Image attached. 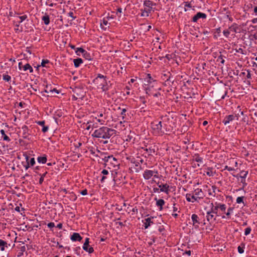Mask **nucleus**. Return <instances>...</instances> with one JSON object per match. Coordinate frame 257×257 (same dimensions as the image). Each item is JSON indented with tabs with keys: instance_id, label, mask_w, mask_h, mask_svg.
<instances>
[{
	"instance_id": "f257e3e1",
	"label": "nucleus",
	"mask_w": 257,
	"mask_h": 257,
	"mask_svg": "<svg viewBox=\"0 0 257 257\" xmlns=\"http://www.w3.org/2000/svg\"><path fill=\"white\" fill-rule=\"evenodd\" d=\"M151 127L154 133L158 135H163L170 132L171 126L167 125L164 120H155L151 123Z\"/></svg>"
},
{
	"instance_id": "f03ea898",
	"label": "nucleus",
	"mask_w": 257,
	"mask_h": 257,
	"mask_svg": "<svg viewBox=\"0 0 257 257\" xmlns=\"http://www.w3.org/2000/svg\"><path fill=\"white\" fill-rule=\"evenodd\" d=\"M115 130L106 126H102L96 130L92 134L95 138H101L105 140L109 139L115 134Z\"/></svg>"
},
{
	"instance_id": "7ed1b4c3",
	"label": "nucleus",
	"mask_w": 257,
	"mask_h": 257,
	"mask_svg": "<svg viewBox=\"0 0 257 257\" xmlns=\"http://www.w3.org/2000/svg\"><path fill=\"white\" fill-rule=\"evenodd\" d=\"M204 197V194L201 189L197 188L194 190L193 193H187L186 195V198L187 201L194 203L199 202L201 199Z\"/></svg>"
},
{
	"instance_id": "20e7f679",
	"label": "nucleus",
	"mask_w": 257,
	"mask_h": 257,
	"mask_svg": "<svg viewBox=\"0 0 257 257\" xmlns=\"http://www.w3.org/2000/svg\"><path fill=\"white\" fill-rule=\"evenodd\" d=\"M94 82L97 84L100 83L99 86L103 91H106L108 90L106 76L101 74H98L97 76L94 79Z\"/></svg>"
},
{
	"instance_id": "39448f33",
	"label": "nucleus",
	"mask_w": 257,
	"mask_h": 257,
	"mask_svg": "<svg viewBox=\"0 0 257 257\" xmlns=\"http://www.w3.org/2000/svg\"><path fill=\"white\" fill-rule=\"evenodd\" d=\"M28 18L27 15H24L22 16H17L15 17L16 20L14 21V25L15 26V31L16 32H22V29H19V23H22L24 21L26 20Z\"/></svg>"
},
{
	"instance_id": "423d86ee",
	"label": "nucleus",
	"mask_w": 257,
	"mask_h": 257,
	"mask_svg": "<svg viewBox=\"0 0 257 257\" xmlns=\"http://www.w3.org/2000/svg\"><path fill=\"white\" fill-rule=\"evenodd\" d=\"M172 75L170 72H167L166 73L163 74L162 78L163 80L165 81V85H170L171 83H173L174 80L171 79Z\"/></svg>"
},
{
	"instance_id": "0eeeda50",
	"label": "nucleus",
	"mask_w": 257,
	"mask_h": 257,
	"mask_svg": "<svg viewBox=\"0 0 257 257\" xmlns=\"http://www.w3.org/2000/svg\"><path fill=\"white\" fill-rule=\"evenodd\" d=\"M238 114H230L227 116H226L224 119L223 120V123L224 125H226L229 123L230 122L233 121L235 118L237 120H238Z\"/></svg>"
},
{
	"instance_id": "6e6552de",
	"label": "nucleus",
	"mask_w": 257,
	"mask_h": 257,
	"mask_svg": "<svg viewBox=\"0 0 257 257\" xmlns=\"http://www.w3.org/2000/svg\"><path fill=\"white\" fill-rule=\"evenodd\" d=\"M144 6L145 7V9L146 10H148L149 12L151 13V11L153 10V7L155 6L156 5V3H154L151 1L150 0H146L144 2Z\"/></svg>"
},
{
	"instance_id": "1a4fd4ad",
	"label": "nucleus",
	"mask_w": 257,
	"mask_h": 257,
	"mask_svg": "<svg viewBox=\"0 0 257 257\" xmlns=\"http://www.w3.org/2000/svg\"><path fill=\"white\" fill-rule=\"evenodd\" d=\"M103 160L105 163H109L112 164L114 166H115L117 165V160L115 158L113 157V156H108L107 157H105Z\"/></svg>"
},
{
	"instance_id": "9d476101",
	"label": "nucleus",
	"mask_w": 257,
	"mask_h": 257,
	"mask_svg": "<svg viewBox=\"0 0 257 257\" xmlns=\"http://www.w3.org/2000/svg\"><path fill=\"white\" fill-rule=\"evenodd\" d=\"M155 173H157V170H146L143 174V177L145 179L149 180L153 176Z\"/></svg>"
},
{
	"instance_id": "9b49d317",
	"label": "nucleus",
	"mask_w": 257,
	"mask_h": 257,
	"mask_svg": "<svg viewBox=\"0 0 257 257\" xmlns=\"http://www.w3.org/2000/svg\"><path fill=\"white\" fill-rule=\"evenodd\" d=\"M89 238H86L85 242L83 245V249L87 252H88L89 253H92L94 251L93 248L92 247H89V248H87V246H89Z\"/></svg>"
},
{
	"instance_id": "f8f14e48",
	"label": "nucleus",
	"mask_w": 257,
	"mask_h": 257,
	"mask_svg": "<svg viewBox=\"0 0 257 257\" xmlns=\"http://www.w3.org/2000/svg\"><path fill=\"white\" fill-rule=\"evenodd\" d=\"M207 17V16L205 14L201 13V12H198L196 15H195L192 18V21L193 22H196L199 19L202 18V19H206Z\"/></svg>"
},
{
	"instance_id": "ddd939ff",
	"label": "nucleus",
	"mask_w": 257,
	"mask_h": 257,
	"mask_svg": "<svg viewBox=\"0 0 257 257\" xmlns=\"http://www.w3.org/2000/svg\"><path fill=\"white\" fill-rule=\"evenodd\" d=\"M191 219L193 222V226H194L195 228H198L199 227V225L200 224L198 215L195 214H192L191 216Z\"/></svg>"
},
{
	"instance_id": "4468645a",
	"label": "nucleus",
	"mask_w": 257,
	"mask_h": 257,
	"mask_svg": "<svg viewBox=\"0 0 257 257\" xmlns=\"http://www.w3.org/2000/svg\"><path fill=\"white\" fill-rule=\"evenodd\" d=\"M22 131L23 132V137L24 139H28L30 135L28 127L27 125H23L22 127Z\"/></svg>"
},
{
	"instance_id": "2eb2a0df",
	"label": "nucleus",
	"mask_w": 257,
	"mask_h": 257,
	"mask_svg": "<svg viewBox=\"0 0 257 257\" xmlns=\"http://www.w3.org/2000/svg\"><path fill=\"white\" fill-rule=\"evenodd\" d=\"M70 239L73 241H81L82 239V237L80 236V235L78 233L74 232L71 236Z\"/></svg>"
},
{
	"instance_id": "dca6fc26",
	"label": "nucleus",
	"mask_w": 257,
	"mask_h": 257,
	"mask_svg": "<svg viewBox=\"0 0 257 257\" xmlns=\"http://www.w3.org/2000/svg\"><path fill=\"white\" fill-rule=\"evenodd\" d=\"M159 188L161 192H165L166 194H168L169 192V186L167 184L159 185Z\"/></svg>"
},
{
	"instance_id": "f3484780",
	"label": "nucleus",
	"mask_w": 257,
	"mask_h": 257,
	"mask_svg": "<svg viewBox=\"0 0 257 257\" xmlns=\"http://www.w3.org/2000/svg\"><path fill=\"white\" fill-rule=\"evenodd\" d=\"M10 244H8V243L2 240V239H0V250L2 251H4L5 250L6 248H8L9 246H10Z\"/></svg>"
},
{
	"instance_id": "a211bd4d",
	"label": "nucleus",
	"mask_w": 257,
	"mask_h": 257,
	"mask_svg": "<svg viewBox=\"0 0 257 257\" xmlns=\"http://www.w3.org/2000/svg\"><path fill=\"white\" fill-rule=\"evenodd\" d=\"M206 219L210 223L213 222L215 220L214 215L213 214V213L210 211L207 212Z\"/></svg>"
},
{
	"instance_id": "6ab92c4d",
	"label": "nucleus",
	"mask_w": 257,
	"mask_h": 257,
	"mask_svg": "<svg viewBox=\"0 0 257 257\" xmlns=\"http://www.w3.org/2000/svg\"><path fill=\"white\" fill-rule=\"evenodd\" d=\"M37 123L42 126V131L43 133H46L48 131L49 127L45 125V121H39L37 122Z\"/></svg>"
},
{
	"instance_id": "aec40b11",
	"label": "nucleus",
	"mask_w": 257,
	"mask_h": 257,
	"mask_svg": "<svg viewBox=\"0 0 257 257\" xmlns=\"http://www.w3.org/2000/svg\"><path fill=\"white\" fill-rule=\"evenodd\" d=\"M155 200L157 201L156 205L157 206L160 207V210H161L163 209V206L165 204V201L163 199H157V198H155Z\"/></svg>"
},
{
	"instance_id": "412c9836",
	"label": "nucleus",
	"mask_w": 257,
	"mask_h": 257,
	"mask_svg": "<svg viewBox=\"0 0 257 257\" xmlns=\"http://www.w3.org/2000/svg\"><path fill=\"white\" fill-rule=\"evenodd\" d=\"M192 161L201 164L203 163V158L200 157L198 154H196L193 156Z\"/></svg>"
},
{
	"instance_id": "4be33fe9",
	"label": "nucleus",
	"mask_w": 257,
	"mask_h": 257,
	"mask_svg": "<svg viewBox=\"0 0 257 257\" xmlns=\"http://www.w3.org/2000/svg\"><path fill=\"white\" fill-rule=\"evenodd\" d=\"M239 27L236 23H233L231 26L229 27V30L230 31L234 32L235 33L237 32Z\"/></svg>"
},
{
	"instance_id": "5701e85b",
	"label": "nucleus",
	"mask_w": 257,
	"mask_h": 257,
	"mask_svg": "<svg viewBox=\"0 0 257 257\" xmlns=\"http://www.w3.org/2000/svg\"><path fill=\"white\" fill-rule=\"evenodd\" d=\"M23 70L25 71L27 70H29L30 73H32L33 71V68L32 66L28 63L25 64L23 66Z\"/></svg>"
},
{
	"instance_id": "b1692460",
	"label": "nucleus",
	"mask_w": 257,
	"mask_h": 257,
	"mask_svg": "<svg viewBox=\"0 0 257 257\" xmlns=\"http://www.w3.org/2000/svg\"><path fill=\"white\" fill-rule=\"evenodd\" d=\"M42 20L46 25H48L50 23V18L47 14L42 17Z\"/></svg>"
},
{
	"instance_id": "393cba45",
	"label": "nucleus",
	"mask_w": 257,
	"mask_h": 257,
	"mask_svg": "<svg viewBox=\"0 0 257 257\" xmlns=\"http://www.w3.org/2000/svg\"><path fill=\"white\" fill-rule=\"evenodd\" d=\"M0 133L2 136V138L4 141H6L7 142H10L11 141L10 138L6 135L5 132L4 130H1Z\"/></svg>"
},
{
	"instance_id": "a878e982",
	"label": "nucleus",
	"mask_w": 257,
	"mask_h": 257,
	"mask_svg": "<svg viewBox=\"0 0 257 257\" xmlns=\"http://www.w3.org/2000/svg\"><path fill=\"white\" fill-rule=\"evenodd\" d=\"M141 11L142 12V13L141 14V17H149L150 14L151 13V12H149L148 10H146L145 8L143 10L141 9Z\"/></svg>"
},
{
	"instance_id": "bb28decb",
	"label": "nucleus",
	"mask_w": 257,
	"mask_h": 257,
	"mask_svg": "<svg viewBox=\"0 0 257 257\" xmlns=\"http://www.w3.org/2000/svg\"><path fill=\"white\" fill-rule=\"evenodd\" d=\"M47 157L45 155L43 156H40L37 158L38 162L39 163L45 164L47 162Z\"/></svg>"
},
{
	"instance_id": "cd10ccee",
	"label": "nucleus",
	"mask_w": 257,
	"mask_h": 257,
	"mask_svg": "<svg viewBox=\"0 0 257 257\" xmlns=\"http://www.w3.org/2000/svg\"><path fill=\"white\" fill-rule=\"evenodd\" d=\"M74 64L75 67H78L82 63L83 61L81 58L75 59L73 60Z\"/></svg>"
},
{
	"instance_id": "c85d7f7f",
	"label": "nucleus",
	"mask_w": 257,
	"mask_h": 257,
	"mask_svg": "<svg viewBox=\"0 0 257 257\" xmlns=\"http://www.w3.org/2000/svg\"><path fill=\"white\" fill-rule=\"evenodd\" d=\"M151 223H153V222L151 220V218H146L145 219V222L144 223L145 228L146 229V228H148V227L150 226Z\"/></svg>"
},
{
	"instance_id": "c756f323",
	"label": "nucleus",
	"mask_w": 257,
	"mask_h": 257,
	"mask_svg": "<svg viewBox=\"0 0 257 257\" xmlns=\"http://www.w3.org/2000/svg\"><path fill=\"white\" fill-rule=\"evenodd\" d=\"M134 163L135 164V170L136 172H139L141 170H142L143 169L142 168L141 165L140 164L139 162L135 161Z\"/></svg>"
},
{
	"instance_id": "7c9ffc66",
	"label": "nucleus",
	"mask_w": 257,
	"mask_h": 257,
	"mask_svg": "<svg viewBox=\"0 0 257 257\" xmlns=\"http://www.w3.org/2000/svg\"><path fill=\"white\" fill-rule=\"evenodd\" d=\"M26 160H27V162H28V163L31 166H33L34 165V164H35V159L34 158H31L30 160L29 161V157L28 156H27L26 157Z\"/></svg>"
},
{
	"instance_id": "2f4dec72",
	"label": "nucleus",
	"mask_w": 257,
	"mask_h": 257,
	"mask_svg": "<svg viewBox=\"0 0 257 257\" xmlns=\"http://www.w3.org/2000/svg\"><path fill=\"white\" fill-rule=\"evenodd\" d=\"M101 173L103 175H108V171L106 170H103L101 172ZM106 177L103 176H102L101 179V182H103L104 181L105 179H106Z\"/></svg>"
},
{
	"instance_id": "473e14b6",
	"label": "nucleus",
	"mask_w": 257,
	"mask_h": 257,
	"mask_svg": "<svg viewBox=\"0 0 257 257\" xmlns=\"http://www.w3.org/2000/svg\"><path fill=\"white\" fill-rule=\"evenodd\" d=\"M44 92L47 93H50L51 94V93L52 92V88L51 87V85H46V88L44 90Z\"/></svg>"
},
{
	"instance_id": "72a5a7b5",
	"label": "nucleus",
	"mask_w": 257,
	"mask_h": 257,
	"mask_svg": "<svg viewBox=\"0 0 257 257\" xmlns=\"http://www.w3.org/2000/svg\"><path fill=\"white\" fill-rule=\"evenodd\" d=\"M212 208H211V212L213 213H217V210L219 208V205L216 206L215 207L213 206V203H211Z\"/></svg>"
},
{
	"instance_id": "f704fd0d",
	"label": "nucleus",
	"mask_w": 257,
	"mask_h": 257,
	"mask_svg": "<svg viewBox=\"0 0 257 257\" xmlns=\"http://www.w3.org/2000/svg\"><path fill=\"white\" fill-rule=\"evenodd\" d=\"M83 56L87 60H91V55L87 51L85 52V53L83 54Z\"/></svg>"
},
{
	"instance_id": "c9c22d12",
	"label": "nucleus",
	"mask_w": 257,
	"mask_h": 257,
	"mask_svg": "<svg viewBox=\"0 0 257 257\" xmlns=\"http://www.w3.org/2000/svg\"><path fill=\"white\" fill-rule=\"evenodd\" d=\"M86 51L82 48H77L76 51V53L77 55H79V53H81L82 55L85 53Z\"/></svg>"
},
{
	"instance_id": "e433bc0d",
	"label": "nucleus",
	"mask_w": 257,
	"mask_h": 257,
	"mask_svg": "<svg viewBox=\"0 0 257 257\" xmlns=\"http://www.w3.org/2000/svg\"><path fill=\"white\" fill-rule=\"evenodd\" d=\"M248 174V171H242L240 172L239 177L240 178H245Z\"/></svg>"
},
{
	"instance_id": "4c0bfd02",
	"label": "nucleus",
	"mask_w": 257,
	"mask_h": 257,
	"mask_svg": "<svg viewBox=\"0 0 257 257\" xmlns=\"http://www.w3.org/2000/svg\"><path fill=\"white\" fill-rule=\"evenodd\" d=\"M145 151H146L149 155H151L153 153H155V150L154 149L151 148H146L144 149Z\"/></svg>"
},
{
	"instance_id": "58836bf2",
	"label": "nucleus",
	"mask_w": 257,
	"mask_h": 257,
	"mask_svg": "<svg viewBox=\"0 0 257 257\" xmlns=\"http://www.w3.org/2000/svg\"><path fill=\"white\" fill-rule=\"evenodd\" d=\"M233 210V208H232V207H229L227 209V212L226 213V215L227 216V218H230V214L232 212Z\"/></svg>"
},
{
	"instance_id": "ea45409f",
	"label": "nucleus",
	"mask_w": 257,
	"mask_h": 257,
	"mask_svg": "<svg viewBox=\"0 0 257 257\" xmlns=\"http://www.w3.org/2000/svg\"><path fill=\"white\" fill-rule=\"evenodd\" d=\"M243 198H244L243 196L238 197L236 199V203H238V204L242 203L243 204V205H244V203L243 201Z\"/></svg>"
},
{
	"instance_id": "a19ab883",
	"label": "nucleus",
	"mask_w": 257,
	"mask_h": 257,
	"mask_svg": "<svg viewBox=\"0 0 257 257\" xmlns=\"http://www.w3.org/2000/svg\"><path fill=\"white\" fill-rule=\"evenodd\" d=\"M3 78L6 81H9L11 79V77L8 74H4L3 76Z\"/></svg>"
},
{
	"instance_id": "79ce46f5",
	"label": "nucleus",
	"mask_w": 257,
	"mask_h": 257,
	"mask_svg": "<svg viewBox=\"0 0 257 257\" xmlns=\"http://www.w3.org/2000/svg\"><path fill=\"white\" fill-rule=\"evenodd\" d=\"M106 119V117H104L103 118H98L97 119V121L100 123L101 124H104L105 121V119Z\"/></svg>"
},
{
	"instance_id": "37998d69",
	"label": "nucleus",
	"mask_w": 257,
	"mask_h": 257,
	"mask_svg": "<svg viewBox=\"0 0 257 257\" xmlns=\"http://www.w3.org/2000/svg\"><path fill=\"white\" fill-rule=\"evenodd\" d=\"M251 230V229L250 227L246 228L244 231V234L245 235H248L250 233Z\"/></svg>"
},
{
	"instance_id": "c03bdc74",
	"label": "nucleus",
	"mask_w": 257,
	"mask_h": 257,
	"mask_svg": "<svg viewBox=\"0 0 257 257\" xmlns=\"http://www.w3.org/2000/svg\"><path fill=\"white\" fill-rule=\"evenodd\" d=\"M126 112V109L125 108H122L121 109L120 114L122 115V119H124V117L126 116V114H125Z\"/></svg>"
},
{
	"instance_id": "a18cd8bd",
	"label": "nucleus",
	"mask_w": 257,
	"mask_h": 257,
	"mask_svg": "<svg viewBox=\"0 0 257 257\" xmlns=\"http://www.w3.org/2000/svg\"><path fill=\"white\" fill-rule=\"evenodd\" d=\"M223 33L225 37L228 38L230 34V31L229 30H225L223 31Z\"/></svg>"
},
{
	"instance_id": "49530a36",
	"label": "nucleus",
	"mask_w": 257,
	"mask_h": 257,
	"mask_svg": "<svg viewBox=\"0 0 257 257\" xmlns=\"http://www.w3.org/2000/svg\"><path fill=\"white\" fill-rule=\"evenodd\" d=\"M219 208L222 211H225L226 209V205L225 204H220L219 205Z\"/></svg>"
},
{
	"instance_id": "de8ad7c7",
	"label": "nucleus",
	"mask_w": 257,
	"mask_h": 257,
	"mask_svg": "<svg viewBox=\"0 0 257 257\" xmlns=\"http://www.w3.org/2000/svg\"><path fill=\"white\" fill-rule=\"evenodd\" d=\"M49 62V61L48 60H43L41 62V66L43 67H45L46 64H48Z\"/></svg>"
},
{
	"instance_id": "09e8293b",
	"label": "nucleus",
	"mask_w": 257,
	"mask_h": 257,
	"mask_svg": "<svg viewBox=\"0 0 257 257\" xmlns=\"http://www.w3.org/2000/svg\"><path fill=\"white\" fill-rule=\"evenodd\" d=\"M240 182L242 184L243 188H244L247 185V183L245 182V178H241Z\"/></svg>"
},
{
	"instance_id": "8fccbe9b",
	"label": "nucleus",
	"mask_w": 257,
	"mask_h": 257,
	"mask_svg": "<svg viewBox=\"0 0 257 257\" xmlns=\"http://www.w3.org/2000/svg\"><path fill=\"white\" fill-rule=\"evenodd\" d=\"M206 174L209 176H213V172L211 170L208 169V171L206 172Z\"/></svg>"
},
{
	"instance_id": "3c124183",
	"label": "nucleus",
	"mask_w": 257,
	"mask_h": 257,
	"mask_svg": "<svg viewBox=\"0 0 257 257\" xmlns=\"http://www.w3.org/2000/svg\"><path fill=\"white\" fill-rule=\"evenodd\" d=\"M243 247H241L240 246H238L237 249L239 253H242L244 252Z\"/></svg>"
},
{
	"instance_id": "603ef678",
	"label": "nucleus",
	"mask_w": 257,
	"mask_h": 257,
	"mask_svg": "<svg viewBox=\"0 0 257 257\" xmlns=\"http://www.w3.org/2000/svg\"><path fill=\"white\" fill-rule=\"evenodd\" d=\"M46 4L50 7H53L54 5L51 0H47Z\"/></svg>"
},
{
	"instance_id": "864d4df0",
	"label": "nucleus",
	"mask_w": 257,
	"mask_h": 257,
	"mask_svg": "<svg viewBox=\"0 0 257 257\" xmlns=\"http://www.w3.org/2000/svg\"><path fill=\"white\" fill-rule=\"evenodd\" d=\"M68 16L72 18V20H74L76 18V17L73 16V13L72 11H70L68 13Z\"/></svg>"
},
{
	"instance_id": "5fc2aeb1",
	"label": "nucleus",
	"mask_w": 257,
	"mask_h": 257,
	"mask_svg": "<svg viewBox=\"0 0 257 257\" xmlns=\"http://www.w3.org/2000/svg\"><path fill=\"white\" fill-rule=\"evenodd\" d=\"M224 170H227L229 171H231L234 170V169L230 167H228V166H225Z\"/></svg>"
},
{
	"instance_id": "6e6d98bb",
	"label": "nucleus",
	"mask_w": 257,
	"mask_h": 257,
	"mask_svg": "<svg viewBox=\"0 0 257 257\" xmlns=\"http://www.w3.org/2000/svg\"><path fill=\"white\" fill-rule=\"evenodd\" d=\"M47 226L49 228H52L55 226V224L54 222H50L47 224Z\"/></svg>"
},
{
	"instance_id": "4d7b16f0",
	"label": "nucleus",
	"mask_w": 257,
	"mask_h": 257,
	"mask_svg": "<svg viewBox=\"0 0 257 257\" xmlns=\"http://www.w3.org/2000/svg\"><path fill=\"white\" fill-rule=\"evenodd\" d=\"M54 93H55L56 94L59 93L58 90H57L55 88L52 89V92L51 93L50 95H52Z\"/></svg>"
},
{
	"instance_id": "13d9d810",
	"label": "nucleus",
	"mask_w": 257,
	"mask_h": 257,
	"mask_svg": "<svg viewBox=\"0 0 257 257\" xmlns=\"http://www.w3.org/2000/svg\"><path fill=\"white\" fill-rule=\"evenodd\" d=\"M140 100L141 102H142L144 104H145L146 101L145 99V98L144 97H140Z\"/></svg>"
},
{
	"instance_id": "bf43d9fd",
	"label": "nucleus",
	"mask_w": 257,
	"mask_h": 257,
	"mask_svg": "<svg viewBox=\"0 0 257 257\" xmlns=\"http://www.w3.org/2000/svg\"><path fill=\"white\" fill-rule=\"evenodd\" d=\"M80 193L82 195H86L87 194V190L86 189L83 190L82 191H81L80 192Z\"/></svg>"
},
{
	"instance_id": "052dcab7",
	"label": "nucleus",
	"mask_w": 257,
	"mask_h": 257,
	"mask_svg": "<svg viewBox=\"0 0 257 257\" xmlns=\"http://www.w3.org/2000/svg\"><path fill=\"white\" fill-rule=\"evenodd\" d=\"M19 69L20 70L23 69V66H24V65H23V63L22 62H20L19 63Z\"/></svg>"
},
{
	"instance_id": "680f3d73",
	"label": "nucleus",
	"mask_w": 257,
	"mask_h": 257,
	"mask_svg": "<svg viewBox=\"0 0 257 257\" xmlns=\"http://www.w3.org/2000/svg\"><path fill=\"white\" fill-rule=\"evenodd\" d=\"M218 59H220L221 60V63L222 64H224V60L223 59L222 56H220V57H218Z\"/></svg>"
},
{
	"instance_id": "e2e57ef3",
	"label": "nucleus",
	"mask_w": 257,
	"mask_h": 257,
	"mask_svg": "<svg viewBox=\"0 0 257 257\" xmlns=\"http://www.w3.org/2000/svg\"><path fill=\"white\" fill-rule=\"evenodd\" d=\"M155 178H159V174L158 171H157V173H155L153 176Z\"/></svg>"
},
{
	"instance_id": "0e129e2a",
	"label": "nucleus",
	"mask_w": 257,
	"mask_h": 257,
	"mask_svg": "<svg viewBox=\"0 0 257 257\" xmlns=\"http://www.w3.org/2000/svg\"><path fill=\"white\" fill-rule=\"evenodd\" d=\"M62 224L60 223L59 224H57V227L59 229H62Z\"/></svg>"
},
{
	"instance_id": "69168bd1",
	"label": "nucleus",
	"mask_w": 257,
	"mask_h": 257,
	"mask_svg": "<svg viewBox=\"0 0 257 257\" xmlns=\"http://www.w3.org/2000/svg\"><path fill=\"white\" fill-rule=\"evenodd\" d=\"M44 181V178L43 176H41L39 180V183L41 184Z\"/></svg>"
},
{
	"instance_id": "338daca9",
	"label": "nucleus",
	"mask_w": 257,
	"mask_h": 257,
	"mask_svg": "<svg viewBox=\"0 0 257 257\" xmlns=\"http://www.w3.org/2000/svg\"><path fill=\"white\" fill-rule=\"evenodd\" d=\"M212 190H213V192L215 193V191L217 189V187L215 186H212Z\"/></svg>"
},
{
	"instance_id": "774afa93",
	"label": "nucleus",
	"mask_w": 257,
	"mask_h": 257,
	"mask_svg": "<svg viewBox=\"0 0 257 257\" xmlns=\"http://www.w3.org/2000/svg\"><path fill=\"white\" fill-rule=\"evenodd\" d=\"M251 22L253 24H255L257 23V18H254L251 20Z\"/></svg>"
}]
</instances>
